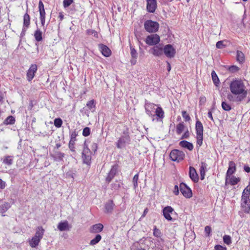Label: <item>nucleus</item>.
Here are the masks:
<instances>
[{
  "label": "nucleus",
  "instance_id": "1",
  "mask_svg": "<svg viewBox=\"0 0 250 250\" xmlns=\"http://www.w3.org/2000/svg\"><path fill=\"white\" fill-rule=\"evenodd\" d=\"M229 90L231 93L235 96L236 101L242 102L246 98L248 91L244 82L241 79H233L229 83Z\"/></svg>",
  "mask_w": 250,
  "mask_h": 250
},
{
  "label": "nucleus",
  "instance_id": "2",
  "mask_svg": "<svg viewBox=\"0 0 250 250\" xmlns=\"http://www.w3.org/2000/svg\"><path fill=\"white\" fill-rule=\"evenodd\" d=\"M92 151L88 147L86 141L84 142L83 145V150L82 152V159L83 163L87 165H90L91 163Z\"/></svg>",
  "mask_w": 250,
  "mask_h": 250
},
{
  "label": "nucleus",
  "instance_id": "3",
  "mask_svg": "<svg viewBox=\"0 0 250 250\" xmlns=\"http://www.w3.org/2000/svg\"><path fill=\"white\" fill-rule=\"evenodd\" d=\"M203 125L202 123L197 120L195 124V130L196 133L197 145L199 147L203 144Z\"/></svg>",
  "mask_w": 250,
  "mask_h": 250
},
{
  "label": "nucleus",
  "instance_id": "4",
  "mask_svg": "<svg viewBox=\"0 0 250 250\" xmlns=\"http://www.w3.org/2000/svg\"><path fill=\"white\" fill-rule=\"evenodd\" d=\"M159 26L158 22L150 20H146L144 23V28L146 31L150 33L157 32L159 30Z\"/></svg>",
  "mask_w": 250,
  "mask_h": 250
},
{
  "label": "nucleus",
  "instance_id": "5",
  "mask_svg": "<svg viewBox=\"0 0 250 250\" xmlns=\"http://www.w3.org/2000/svg\"><path fill=\"white\" fill-rule=\"evenodd\" d=\"M131 138L128 133L124 132V135H122L116 143V146L118 148L122 149L125 147L127 145L130 144Z\"/></svg>",
  "mask_w": 250,
  "mask_h": 250
},
{
  "label": "nucleus",
  "instance_id": "6",
  "mask_svg": "<svg viewBox=\"0 0 250 250\" xmlns=\"http://www.w3.org/2000/svg\"><path fill=\"white\" fill-rule=\"evenodd\" d=\"M185 157V153L178 149H173L169 154L170 160L173 162H179L184 159Z\"/></svg>",
  "mask_w": 250,
  "mask_h": 250
},
{
  "label": "nucleus",
  "instance_id": "7",
  "mask_svg": "<svg viewBox=\"0 0 250 250\" xmlns=\"http://www.w3.org/2000/svg\"><path fill=\"white\" fill-rule=\"evenodd\" d=\"M160 42V36L156 34L148 35L146 37L145 39L146 43L150 46H155L159 43Z\"/></svg>",
  "mask_w": 250,
  "mask_h": 250
},
{
  "label": "nucleus",
  "instance_id": "8",
  "mask_svg": "<svg viewBox=\"0 0 250 250\" xmlns=\"http://www.w3.org/2000/svg\"><path fill=\"white\" fill-rule=\"evenodd\" d=\"M179 188L183 195L187 198H190L192 196V192L191 188L187 184L182 182L179 185Z\"/></svg>",
  "mask_w": 250,
  "mask_h": 250
},
{
  "label": "nucleus",
  "instance_id": "9",
  "mask_svg": "<svg viewBox=\"0 0 250 250\" xmlns=\"http://www.w3.org/2000/svg\"><path fill=\"white\" fill-rule=\"evenodd\" d=\"M156 105L148 102L146 100L145 101V108L146 110V112L149 116L153 117L152 121H153L154 120V117L155 116V114H153L154 111L155 109V106Z\"/></svg>",
  "mask_w": 250,
  "mask_h": 250
},
{
  "label": "nucleus",
  "instance_id": "10",
  "mask_svg": "<svg viewBox=\"0 0 250 250\" xmlns=\"http://www.w3.org/2000/svg\"><path fill=\"white\" fill-rule=\"evenodd\" d=\"M165 55L169 58H173L176 54V50L171 44H168L164 47Z\"/></svg>",
  "mask_w": 250,
  "mask_h": 250
},
{
  "label": "nucleus",
  "instance_id": "11",
  "mask_svg": "<svg viewBox=\"0 0 250 250\" xmlns=\"http://www.w3.org/2000/svg\"><path fill=\"white\" fill-rule=\"evenodd\" d=\"M37 69L38 68L36 64H32L30 65L26 73V78L28 82H31L33 80L35 73L37 72Z\"/></svg>",
  "mask_w": 250,
  "mask_h": 250
},
{
  "label": "nucleus",
  "instance_id": "12",
  "mask_svg": "<svg viewBox=\"0 0 250 250\" xmlns=\"http://www.w3.org/2000/svg\"><path fill=\"white\" fill-rule=\"evenodd\" d=\"M39 11L42 25L44 26L45 21V12L44 5L42 0H40L39 2Z\"/></svg>",
  "mask_w": 250,
  "mask_h": 250
},
{
  "label": "nucleus",
  "instance_id": "13",
  "mask_svg": "<svg viewBox=\"0 0 250 250\" xmlns=\"http://www.w3.org/2000/svg\"><path fill=\"white\" fill-rule=\"evenodd\" d=\"M174 212L173 208L170 206L165 207L163 209V213L164 217L168 221H173L171 214Z\"/></svg>",
  "mask_w": 250,
  "mask_h": 250
},
{
  "label": "nucleus",
  "instance_id": "14",
  "mask_svg": "<svg viewBox=\"0 0 250 250\" xmlns=\"http://www.w3.org/2000/svg\"><path fill=\"white\" fill-rule=\"evenodd\" d=\"M118 165H114L112 166L111 168L108 172L105 181L107 183H109L116 175L118 171Z\"/></svg>",
  "mask_w": 250,
  "mask_h": 250
},
{
  "label": "nucleus",
  "instance_id": "15",
  "mask_svg": "<svg viewBox=\"0 0 250 250\" xmlns=\"http://www.w3.org/2000/svg\"><path fill=\"white\" fill-rule=\"evenodd\" d=\"M146 10L149 13H154L157 7V0H146Z\"/></svg>",
  "mask_w": 250,
  "mask_h": 250
},
{
  "label": "nucleus",
  "instance_id": "16",
  "mask_svg": "<svg viewBox=\"0 0 250 250\" xmlns=\"http://www.w3.org/2000/svg\"><path fill=\"white\" fill-rule=\"evenodd\" d=\"M150 52L155 56L159 57L163 55L164 48L160 45H156L151 49Z\"/></svg>",
  "mask_w": 250,
  "mask_h": 250
},
{
  "label": "nucleus",
  "instance_id": "17",
  "mask_svg": "<svg viewBox=\"0 0 250 250\" xmlns=\"http://www.w3.org/2000/svg\"><path fill=\"white\" fill-rule=\"evenodd\" d=\"M98 47L102 54L104 56L108 57L111 55V51L109 48L106 45L102 43H100L98 44Z\"/></svg>",
  "mask_w": 250,
  "mask_h": 250
},
{
  "label": "nucleus",
  "instance_id": "18",
  "mask_svg": "<svg viewBox=\"0 0 250 250\" xmlns=\"http://www.w3.org/2000/svg\"><path fill=\"white\" fill-rule=\"evenodd\" d=\"M241 206L245 213H249L250 212V200L241 199Z\"/></svg>",
  "mask_w": 250,
  "mask_h": 250
},
{
  "label": "nucleus",
  "instance_id": "19",
  "mask_svg": "<svg viewBox=\"0 0 250 250\" xmlns=\"http://www.w3.org/2000/svg\"><path fill=\"white\" fill-rule=\"evenodd\" d=\"M189 176L194 182H197L198 181V175L195 169L192 167H190L189 168Z\"/></svg>",
  "mask_w": 250,
  "mask_h": 250
},
{
  "label": "nucleus",
  "instance_id": "20",
  "mask_svg": "<svg viewBox=\"0 0 250 250\" xmlns=\"http://www.w3.org/2000/svg\"><path fill=\"white\" fill-rule=\"evenodd\" d=\"M115 204L112 200H110L107 202L104 205V212L106 213H111L112 212Z\"/></svg>",
  "mask_w": 250,
  "mask_h": 250
},
{
  "label": "nucleus",
  "instance_id": "21",
  "mask_svg": "<svg viewBox=\"0 0 250 250\" xmlns=\"http://www.w3.org/2000/svg\"><path fill=\"white\" fill-rule=\"evenodd\" d=\"M236 170L235 164L233 161L229 162V167L226 173V178L230 177V176L235 172Z\"/></svg>",
  "mask_w": 250,
  "mask_h": 250
},
{
  "label": "nucleus",
  "instance_id": "22",
  "mask_svg": "<svg viewBox=\"0 0 250 250\" xmlns=\"http://www.w3.org/2000/svg\"><path fill=\"white\" fill-rule=\"evenodd\" d=\"M104 228V226L101 224L98 223L92 225L90 229V232L93 233H97L101 232Z\"/></svg>",
  "mask_w": 250,
  "mask_h": 250
},
{
  "label": "nucleus",
  "instance_id": "23",
  "mask_svg": "<svg viewBox=\"0 0 250 250\" xmlns=\"http://www.w3.org/2000/svg\"><path fill=\"white\" fill-rule=\"evenodd\" d=\"M14 158L13 156L6 155L1 159V161L3 164L10 166L13 163Z\"/></svg>",
  "mask_w": 250,
  "mask_h": 250
},
{
  "label": "nucleus",
  "instance_id": "24",
  "mask_svg": "<svg viewBox=\"0 0 250 250\" xmlns=\"http://www.w3.org/2000/svg\"><path fill=\"white\" fill-rule=\"evenodd\" d=\"M207 166L208 165L205 162H201V166L199 169L200 178L201 180H203L205 179Z\"/></svg>",
  "mask_w": 250,
  "mask_h": 250
},
{
  "label": "nucleus",
  "instance_id": "25",
  "mask_svg": "<svg viewBox=\"0 0 250 250\" xmlns=\"http://www.w3.org/2000/svg\"><path fill=\"white\" fill-rule=\"evenodd\" d=\"M179 145L184 148H186L188 150L191 151L193 149V144L186 140H183L180 142Z\"/></svg>",
  "mask_w": 250,
  "mask_h": 250
},
{
  "label": "nucleus",
  "instance_id": "26",
  "mask_svg": "<svg viewBox=\"0 0 250 250\" xmlns=\"http://www.w3.org/2000/svg\"><path fill=\"white\" fill-rule=\"evenodd\" d=\"M236 59L237 62H239V63L241 64H243L245 61L244 54L241 51L237 50Z\"/></svg>",
  "mask_w": 250,
  "mask_h": 250
},
{
  "label": "nucleus",
  "instance_id": "27",
  "mask_svg": "<svg viewBox=\"0 0 250 250\" xmlns=\"http://www.w3.org/2000/svg\"><path fill=\"white\" fill-rule=\"evenodd\" d=\"M58 229L61 231L69 229V224L67 221L61 222L58 225Z\"/></svg>",
  "mask_w": 250,
  "mask_h": 250
},
{
  "label": "nucleus",
  "instance_id": "28",
  "mask_svg": "<svg viewBox=\"0 0 250 250\" xmlns=\"http://www.w3.org/2000/svg\"><path fill=\"white\" fill-rule=\"evenodd\" d=\"M64 156V154L63 153L59 151L55 152V153L52 155V157L53 158L54 160L58 162L62 161Z\"/></svg>",
  "mask_w": 250,
  "mask_h": 250
},
{
  "label": "nucleus",
  "instance_id": "29",
  "mask_svg": "<svg viewBox=\"0 0 250 250\" xmlns=\"http://www.w3.org/2000/svg\"><path fill=\"white\" fill-rule=\"evenodd\" d=\"M44 232V229L42 227H38L36 232L35 237L42 239Z\"/></svg>",
  "mask_w": 250,
  "mask_h": 250
},
{
  "label": "nucleus",
  "instance_id": "30",
  "mask_svg": "<svg viewBox=\"0 0 250 250\" xmlns=\"http://www.w3.org/2000/svg\"><path fill=\"white\" fill-rule=\"evenodd\" d=\"M40 241L41 239L34 236L29 241V245L32 248H36L37 246H38Z\"/></svg>",
  "mask_w": 250,
  "mask_h": 250
},
{
  "label": "nucleus",
  "instance_id": "31",
  "mask_svg": "<svg viewBox=\"0 0 250 250\" xmlns=\"http://www.w3.org/2000/svg\"><path fill=\"white\" fill-rule=\"evenodd\" d=\"M11 208V205L9 203L5 202L0 206V212L4 213Z\"/></svg>",
  "mask_w": 250,
  "mask_h": 250
},
{
  "label": "nucleus",
  "instance_id": "32",
  "mask_svg": "<svg viewBox=\"0 0 250 250\" xmlns=\"http://www.w3.org/2000/svg\"><path fill=\"white\" fill-rule=\"evenodd\" d=\"M228 42V41L226 40L219 41L216 42V47L218 49L224 48L227 46V43Z\"/></svg>",
  "mask_w": 250,
  "mask_h": 250
},
{
  "label": "nucleus",
  "instance_id": "33",
  "mask_svg": "<svg viewBox=\"0 0 250 250\" xmlns=\"http://www.w3.org/2000/svg\"><path fill=\"white\" fill-rule=\"evenodd\" d=\"M30 24V17L29 14L26 13L23 16V26L29 27Z\"/></svg>",
  "mask_w": 250,
  "mask_h": 250
},
{
  "label": "nucleus",
  "instance_id": "34",
  "mask_svg": "<svg viewBox=\"0 0 250 250\" xmlns=\"http://www.w3.org/2000/svg\"><path fill=\"white\" fill-rule=\"evenodd\" d=\"M34 37L36 41L38 42L42 41V32L39 29H37L35 31L34 33Z\"/></svg>",
  "mask_w": 250,
  "mask_h": 250
},
{
  "label": "nucleus",
  "instance_id": "35",
  "mask_svg": "<svg viewBox=\"0 0 250 250\" xmlns=\"http://www.w3.org/2000/svg\"><path fill=\"white\" fill-rule=\"evenodd\" d=\"M15 119L12 116L7 117L3 122V124L6 125H13L15 124Z\"/></svg>",
  "mask_w": 250,
  "mask_h": 250
},
{
  "label": "nucleus",
  "instance_id": "36",
  "mask_svg": "<svg viewBox=\"0 0 250 250\" xmlns=\"http://www.w3.org/2000/svg\"><path fill=\"white\" fill-rule=\"evenodd\" d=\"M185 128V125L183 122L180 123L176 125V133L177 134L180 135L184 131Z\"/></svg>",
  "mask_w": 250,
  "mask_h": 250
},
{
  "label": "nucleus",
  "instance_id": "37",
  "mask_svg": "<svg viewBox=\"0 0 250 250\" xmlns=\"http://www.w3.org/2000/svg\"><path fill=\"white\" fill-rule=\"evenodd\" d=\"M155 115L160 119H163L164 117V112L161 107H158L156 108Z\"/></svg>",
  "mask_w": 250,
  "mask_h": 250
},
{
  "label": "nucleus",
  "instance_id": "38",
  "mask_svg": "<svg viewBox=\"0 0 250 250\" xmlns=\"http://www.w3.org/2000/svg\"><path fill=\"white\" fill-rule=\"evenodd\" d=\"M211 77L214 84L216 86H218V85L219 84L220 81L217 75L216 74L214 71H212L211 72Z\"/></svg>",
  "mask_w": 250,
  "mask_h": 250
},
{
  "label": "nucleus",
  "instance_id": "39",
  "mask_svg": "<svg viewBox=\"0 0 250 250\" xmlns=\"http://www.w3.org/2000/svg\"><path fill=\"white\" fill-rule=\"evenodd\" d=\"M96 106V102L94 100H91L88 101L86 104V106L90 110H94Z\"/></svg>",
  "mask_w": 250,
  "mask_h": 250
},
{
  "label": "nucleus",
  "instance_id": "40",
  "mask_svg": "<svg viewBox=\"0 0 250 250\" xmlns=\"http://www.w3.org/2000/svg\"><path fill=\"white\" fill-rule=\"evenodd\" d=\"M101 239L102 236H101V235L97 234L95 237L90 241L89 244L92 246L95 245L98 243H99L101 240Z\"/></svg>",
  "mask_w": 250,
  "mask_h": 250
},
{
  "label": "nucleus",
  "instance_id": "41",
  "mask_svg": "<svg viewBox=\"0 0 250 250\" xmlns=\"http://www.w3.org/2000/svg\"><path fill=\"white\" fill-rule=\"evenodd\" d=\"M229 178L230 184L232 186H234L237 184L240 181V179L239 178H237L234 176H230Z\"/></svg>",
  "mask_w": 250,
  "mask_h": 250
},
{
  "label": "nucleus",
  "instance_id": "42",
  "mask_svg": "<svg viewBox=\"0 0 250 250\" xmlns=\"http://www.w3.org/2000/svg\"><path fill=\"white\" fill-rule=\"evenodd\" d=\"M221 106L223 109L225 111H229L231 109L230 105L226 102H222Z\"/></svg>",
  "mask_w": 250,
  "mask_h": 250
},
{
  "label": "nucleus",
  "instance_id": "43",
  "mask_svg": "<svg viewBox=\"0 0 250 250\" xmlns=\"http://www.w3.org/2000/svg\"><path fill=\"white\" fill-rule=\"evenodd\" d=\"M54 124L56 127L60 128L62 125V121L60 118H55L54 120Z\"/></svg>",
  "mask_w": 250,
  "mask_h": 250
},
{
  "label": "nucleus",
  "instance_id": "44",
  "mask_svg": "<svg viewBox=\"0 0 250 250\" xmlns=\"http://www.w3.org/2000/svg\"><path fill=\"white\" fill-rule=\"evenodd\" d=\"M224 243L228 245L231 244V237L229 235H225L223 237Z\"/></svg>",
  "mask_w": 250,
  "mask_h": 250
},
{
  "label": "nucleus",
  "instance_id": "45",
  "mask_svg": "<svg viewBox=\"0 0 250 250\" xmlns=\"http://www.w3.org/2000/svg\"><path fill=\"white\" fill-rule=\"evenodd\" d=\"M130 54H131L132 58L137 59V56H138V54H137V52L136 50H135V49L132 46H130Z\"/></svg>",
  "mask_w": 250,
  "mask_h": 250
},
{
  "label": "nucleus",
  "instance_id": "46",
  "mask_svg": "<svg viewBox=\"0 0 250 250\" xmlns=\"http://www.w3.org/2000/svg\"><path fill=\"white\" fill-rule=\"evenodd\" d=\"M228 70L231 73H235L240 70V68L236 65H231L228 66Z\"/></svg>",
  "mask_w": 250,
  "mask_h": 250
},
{
  "label": "nucleus",
  "instance_id": "47",
  "mask_svg": "<svg viewBox=\"0 0 250 250\" xmlns=\"http://www.w3.org/2000/svg\"><path fill=\"white\" fill-rule=\"evenodd\" d=\"M139 179V173L135 174L132 179L134 188L135 189L138 187V180Z\"/></svg>",
  "mask_w": 250,
  "mask_h": 250
},
{
  "label": "nucleus",
  "instance_id": "48",
  "mask_svg": "<svg viewBox=\"0 0 250 250\" xmlns=\"http://www.w3.org/2000/svg\"><path fill=\"white\" fill-rule=\"evenodd\" d=\"M78 136V132L76 130H74L70 133V140L76 142V137Z\"/></svg>",
  "mask_w": 250,
  "mask_h": 250
},
{
  "label": "nucleus",
  "instance_id": "49",
  "mask_svg": "<svg viewBox=\"0 0 250 250\" xmlns=\"http://www.w3.org/2000/svg\"><path fill=\"white\" fill-rule=\"evenodd\" d=\"M86 33L88 35H93V36L96 38H98V35L97 31L93 29H87L86 30Z\"/></svg>",
  "mask_w": 250,
  "mask_h": 250
},
{
  "label": "nucleus",
  "instance_id": "50",
  "mask_svg": "<svg viewBox=\"0 0 250 250\" xmlns=\"http://www.w3.org/2000/svg\"><path fill=\"white\" fill-rule=\"evenodd\" d=\"M90 134V129L88 127H85L83 130V135L84 137L89 136Z\"/></svg>",
  "mask_w": 250,
  "mask_h": 250
},
{
  "label": "nucleus",
  "instance_id": "51",
  "mask_svg": "<svg viewBox=\"0 0 250 250\" xmlns=\"http://www.w3.org/2000/svg\"><path fill=\"white\" fill-rule=\"evenodd\" d=\"M75 142L70 140L68 144V147L70 150L72 152L75 151Z\"/></svg>",
  "mask_w": 250,
  "mask_h": 250
},
{
  "label": "nucleus",
  "instance_id": "52",
  "mask_svg": "<svg viewBox=\"0 0 250 250\" xmlns=\"http://www.w3.org/2000/svg\"><path fill=\"white\" fill-rule=\"evenodd\" d=\"M182 115L185 121L187 122L190 120V117L186 111H182Z\"/></svg>",
  "mask_w": 250,
  "mask_h": 250
},
{
  "label": "nucleus",
  "instance_id": "53",
  "mask_svg": "<svg viewBox=\"0 0 250 250\" xmlns=\"http://www.w3.org/2000/svg\"><path fill=\"white\" fill-rule=\"evenodd\" d=\"M153 235L154 236L156 237H160L161 236V231L157 229L156 227H154L153 229Z\"/></svg>",
  "mask_w": 250,
  "mask_h": 250
},
{
  "label": "nucleus",
  "instance_id": "54",
  "mask_svg": "<svg viewBox=\"0 0 250 250\" xmlns=\"http://www.w3.org/2000/svg\"><path fill=\"white\" fill-rule=\"evenodd\" d=\"M73 2V0H63V5L64 8L69 6Z\"/></svg>",
  "mask_w": 250,
  "mask_h": 250
},
{
  "label": "nucleus",
  "instance_id": "55",
  "mask_svg": "<svg viewBox=\"0 0 250 250\" xmlns=\"http://www.w3.org/2000/svg\"><path fill=\"white\" fill-rule=\"evenodd\" d=\"M211 231V229L210 226H207L205 228V232L207 236H210Z\"/></svg>",
  "mask_w": 250,
  "mask_h": 250
},
{
  "label": "nucleus",
  "instance_id": "56",
  "mask_svg": "<svg viewBox=\"0 0 250 250\" xmlns=\"http://www.w3.org/2000/svg\"><path fill=\"white\" fill-rule=\"evenodd\" d=\"M111 186L112 189L114 190H117L121 187L120 184L118 182L112 184Z\"/></svg>",
  "mask_w": 250,
  "mask_h": 250
},
{
  "label": "nucleus",
  "instance_id": "57",
  "mask_svg": "<svg viewBox=\"0 0 250 250\" xmlns=\"http://www.w3.org/2000/svg\"><path fill=\"white\" fill-rule=\"evenodd\" d=\"M28 28V27L22 26V31L20 35V38H21L25 35V33L27 29Z\"/></svg>",
  "mask_w": 250,
  "mask_h": 250
},
{
  "label": "nucleus",
  "instance_id": "58",
  "mask_svg": "<svg viewBox=\"0 0 250 250\" xmlns=\"http://www.w3.org/2000/svg\"><path fill=\"white\" fill-rule=\"evenodd\" d=\"M227 248L226 247L222 246L220 245H216L214 246L215 250H227Z\"/></svg>",
  "mask_w": 250,
  "mask_h": 250
},
{
  "label": "nucleus",
  "instance_id": "59",
  "mask_svg": "<svg viewBox=\"0 0 250 250\" xmlns=\"http://www.w3.org/2000/svg\"><path fill=\"white\" fill-rule=\"evenodd\" d=\"M91 148L92 151H93L94 153H95L97 151L98 148L97 144L96 143H93L91 145Z\"/></svg>",
  "mask_w": 250,
  "mask_h": 250
},
{
  "label": "nucleus",
  "instance_id": "60",
  "mask_svg": "<svg viewBox=\"0 0 250 250\" xmlns=\"http://www.w3.org/2000/svg\"><path fill=\"white\" fill-rule=\"evenodd\" d=\"M242 193H245V194L247 193V194H250V183H249V184L244 189Z\"/></svg>",
  "mask_w": 250,
  "mask_h": 250
},
{
  "label": "nucleus",
  "instance_id": "61",
  "mask_svg": "<svg viewBox=\"0 0 250 250\" xmlns=\"http://www.w3.org/2000/svg\"><path fill=\"white\" fill-rule=\"evenodd\" d=\"M6 185L5 182L0 179V191L5 188Z\"/></svg>",
  "mask_w": 250,
  "mask_h": 250
},
{
  "label": "nucleus",
  "instance_id": "62",
  "mask_svg": "<svg viewBox=\"0 0 250 250\" xmlns=\"http://www.w3.org/2000/svg\"><path fill=\"white\" fill-rule=\"evenodd\" d=\"M227 98L230 101L234 102H238V101H236V97L234 98L233 97V96L231 94L228 95Z\"/></svg>",
  "mask_w": 250,
  "mask_h": 250
},
{
  "label": "nucleus",
  "instance_id": "63",
  "mask_svg": "<svg viewBox=\"0 0 250 250\" xmlns=\"http://www.w3.org/2000/svg\"><path fill=\"white\" fill-rule=\"evenodd\" d=\"M173 193L175 195H178L179 193V187L178 185H175L174 188Z\"/></svg>",
  "mask_w": 250,
  "mask_h": 250
},
{
  "label": "nucleus",
  "instance_id": "64",
  "mask_svg": "<svg viewBox=\"0 0 250 250\" xmlns=\"http://www.w3.org/2000/svg\"><path fill=\"white\" fill-rule=\"evenodd\" d=\"M189 136V132L188 130H187L184 133V134L182 135V137H181V139H187L188 138Z\"/></svg>",
  "mask_w": 250,
  "mask_h": 250
}]
</instances>
